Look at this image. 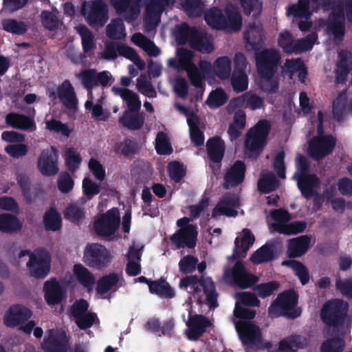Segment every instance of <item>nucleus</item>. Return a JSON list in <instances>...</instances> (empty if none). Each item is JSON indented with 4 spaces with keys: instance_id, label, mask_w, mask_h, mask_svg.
<instances>
[{
    "instance_id": "obj_1",
    "label": "nucleus",
    "mask_w": 352,
    "mask_h": 352,
    "mask_svg": "<svg viewBox=\"0 0 352 352\" xmlns=\"http://www.w3.org/2000/svg\"><path fill=\"white\" fill-rule=\"evenodd\" d=\"M271 130V123L267 120H259L245 134L244 140L245 155L252 160L259 157L267 144Z\"/></svg>"
},
{
    "instance_id": "obj_2",
    "label": "nucleus",
    "mask_w": 352,
    "mask_h": 352,
    "mask_svg": "<svg viewBox=\"0 0 352 352\" xmlns=\"http://www.w3.org/2000/svg\"><path fill=\"white\" fill-rule=\"evenodd\" d=\"M298 295L294 289L285 290L280 293L269 307L271 316H284L289 319H295L300 316L301 311L296 309Z\"/></svg>"
},
{
    "instance_id": "obj_3",
    "label": "nucleus",
    "mask_w": 352,
    "mask_h": 352,
    "mask_svg": "<svg viewBox=\"0 0 352 352\" xmlns=\"http://www.w3.org/2000/svg\"><path fill=\"white\" fill-rule=\"evenodd\" d=\"M29 256L27 263L30 275L36 278H44L50 270L51 256L45 248L35 249L33 252L29 250H21L18 255L21 258Z\"/></svg>"
},
{
    "instance_id": "obj_4",
    "label": "nucleus",
    "mask_w": 352,
    "mask_h": 352,
    "mask_svg": "<svg viewBox=\"0 0 352 352\" xmlns=\"http://www.w3.org/2000/svg\"><path fill=\"white\" fill-rule=\"evenodd\" d=\"M348 307L346 302L338 298L327 301L320 312L322 322L326 325L332 327L342 325L345 320Z\"/></svg>"
},
{
    "instance_id": "obj_5",
    "label": "nucleus",
    "mask_w": 352,
    "mask_h": 352,
    "mask_svg": "<svg viewBox=\"0 0 352 352\" xmlns=\"http://www.w3.org/2000/svg\"><path fill=\"white\" fill-rule=\"evenodd\" d=\"M192 221L193 220L190 217H186L177 221V226L180 228V230L175 232L170 238L177 249L195 247L198 232L197 226L189 223Z\"/></svg>"
},
{
    "instance_id": "obj_6",
    "label": "nucleus",
    "mask_w": 352,
    "mask_h": 352,
    "mask_svg": "<svg viewBox=\"0 0 352 352\" xmlns=\"http://www.w3.org/2000/svg\"><path fill=\"white\" fill-rule=\"evenodd\" d=\"M223 278L229 285L242 289L250 288L258 280L257 276L249 272L243 263L238 259L232 267L225 270Z\"/></svg>"
},
{
    "instance_id": "obj_7",
    "label": "nucleus",
    "mask_w": 352,
    "mask_h": 352,
    "mask_svg": "<svg viewBox=\"0 0 352 352\" xmlns=\"http://www.w3.org/2000/svg\"><path fill=\"white\" fill-rule=\"evenodd\" d=\"M280 55L275 49H265L256 54V65L260 77L267 81L275 74Z\"/></svg>"
},
{
    "instance_id": "obj_8",
    "label": "nucleus",
    "mask_w": 352,
    "mask_h": 352,
    "mask_svg": "<svg viewBox=\"0 0 352 352\" xmlns=\"http://www.w3.org/2000/svg\"><path fill=\"white\" fill-rule=\"evenodd\" d=\"M108 7L102 0H94L85 3L82 14L88 24L94 29L103 27L109 19Z\"/></svg>"
},
{
    "instance_id": "obj_9",
    "label": "nucleus",
    "mask_w": 352,
    "mask_h": 352,
    "mask_svg": "<svg viewBox=\"0 0 352 352\" xmlns=\"http://www.w3.org/2000/svg\"><path fill=\"white\" fill-rule=\"evenodd\" d=\"M112 258L111 252L104 245L91 243L85 249L83 261L88 267L100 270L111 263Z\"/></svg>"
},
{
    "instance_id": "obj_10",
    "label": "nucleus",
    "mask_w": 352,
    "mask_h": 352,
    "mask_svg": "<svg viewBox=\"0 0 352 352\" xmlns=\"http://www.w3.org/2000/svg\"><path fill=\"white\" fill-rule=\"evenodd\" d=\"M120 224V212L118 208H113L102 214L94 223V230L97 235L109 237L113 235Z\"/></svg>"
},
{
    "instance_id": "obj_11",
    "label": "nucleus",
    "mask_w": 352,
    "mask_h": 352,
    "mask_svg": "<svg viewBox=\"0 0 352 352\" xmlns=\"http://www.w3.org/2000/svg\"><path fill=\"white\" fill-rule=\"evenodd\" d=\"M235 329L243 346L251 348L262 340V333L258 326L250 321L239 320L234 322Z\"/></svg>"
},
{
    "instance_id": "obj_12",
    "label": "nucleus",
    "mask_w": 352,
    "mask_h": 352,
    "mask_svg": "<svg viewBox=\"0 0 352 352\" xmlns=\"http://www.w3.org/2000/svg\"><path fill=\"white\" fill-rule=\"evenodd\" d=\"M263 98L252 91H248L239 96L232 98L226 107V111L228 114L233 113L237 109H249L255 111L263 108Z\"/></svg>"
},
{
    "instance_id": "obj_13",
    "label": "nucleus",
    "mask_w": 352,
    "mask_h": 352,
    "mask_svg": "<svg viewBox=\"0 0 352 352\" xmlns=\"http://www.w3.org/2000/svg\"><path fill=\"white\" fill-rule=\"evenodd\" d=\"M44 352H67L69 338L64 331L50 329L41 343Z\"/></svg>"
},
{
    "instance_id": "obj_14",
    "label": "nucleus",
    "mask_w": 352,
    "mask_h": 352,
    "mask_svg": "<svg viewBox=\"0 0 352 352\" xmlns=\"http://www.w3.org/2000/svg\"><path fill=\"white\" fill-rule=\"evenodd\" d=\"M336 144V140L332 135L314 138L309 144V155L315 160H321L333 151Z\"/></svg>"
},
{
    "instance_id": "obj_15",
    "label": "nucleus",
    "mask_w": 352,
    "mask_h": 352,
    "mask_svg": "<svg viewBox=\"0 0 352 352\" xmlns=\"http://www.w3.org/2000/svg\"><path fill=\"white\" fill-rule=\"evenodd\" d=\"M247 60L243 53H236L234 57V70L230 75L232 88H248L246 73Z\"/></svg>"
},
{
    "instance_id": "obj_16",
    "label": "nucleus",
    "mask_w": 352,
    "mask_h": 352,
    "mask_svg": "<svg viewBox=\"0 0 352 352\" xmlns=\"http://www.w3.org/2000/svg\"><path fill=\"white\" fill-rule=\"evenodd\" d=\"M57 151L54 146L44 149L38 158V168L43 176H54L58 172Z\"/></svg>"
},
{
    "instance_id": "obj_17",
    "label": "nucleus",
    "mask_w": 352,
    "mask_h": 352,
    "mask_svg": "<svg viewBox=\"0 0 352 352\" xmlns=\"http://www.w3.org/2000/svg\"><path fill=\"white\" fill-rule=\"evenodd\" d=\"M77 76L80 79L85 88H94L98 86L105 87L109 85L111 78L109 72H98L96 69H83Z\"/></svg>"
},
{
    "instance_id": "obj_18",
    "label": "nucleus",
    "mask_w": 352,
    "mask_h": 352,
    "mask_svg": "<svg viewBox=\"0 0 352 352\" xmlns=\"http://www.w3.org/2000/svg\"><path fill=\"white\" fill-rule=\"evenodd\" d=\"M239 205V199L236 195L226 193L212 209L211 217L216 218L219 215H225L228 217H234L238 214L236 208Z\"/></svg>"
},
{
    "instance_id": "obj_19",
    "label": "nucleus",
    "mask_w": 352,
    "mask_h": 352,
    "mask_svg": "<svg viewBox=\"0 0 352 352\" xmlns=\"http://www.w3.org/2000/svg\"><path fill=\"white\" fill-rule=\"evenodd\" d=\"M188 329L186 331L187 338L190 340H199L206 331L207 328L212 325V322L205 316L201 314H189L186 323Z\"/></svg>"
},
{
    "instance_id": "obj_20",
    "label": "nucleus",
    "mask_w": 352,
    "mask_h": 352,
    "mask_svg": "<svg viewBox=\"0 0 352 352\" xmlns=\"http://www.w3.org/2000/svg\"><path fill=\"white\" fill-rule=\"evenodd\" d=\"M246 166L243 161L236 160L224 175V189L234 188L241 184L245 177Z\"/></svg>"
},
{
    "instance_id": "obj_21",
    "label": "nucleus",
    "mask_w": 352,
    "mask_h": 352,
    "mask_svg": "<svg viewBox=\"0 0 352 352\" xmlns=\"http://www.w3.org/2000/svg\"><path fill=\"white\" fill-rule=\"evenodd\" d=\"M32 314L31 310L23 305H12L4 315V324L8 327H17L30 318Z\"/></svg>"
},
{
    "instance_id": "obj_22",
    "label": "nucleus",
    "mask_w": 352,
    "mask_h": 352,
    "mask_svg": "<svg viewBox=\"0 0 352 352\" xmlns=\"http://www.w3.org/2000/svg\"><path fill=\"white\" fill-rule=\"evenodd\" d=\"M198 69L195 65L186 69L190 82L195 88H204V81L212 73L211 64L208 61H200Z\"/></svg>"
},
{
    "instance_id": "obj_23",
    "label": "nucleus",
    "mask_w": 352,
    "mask_h": 352,
    "mask_svg": "<svg viewBox=\"0 0 352 352\" xmlns=\"http://www.w3.org/2000/svg\"><path fill=\"white\" fill-rule=\"evenodd\" d=\"M254 241V236L251 231L248 228L243 229L242 238L236 237L235 239L233 253L232 256L228 257V259L235 261L245 258L247 252L250 246L253 245Z\"/></svg>"
},
{
    "instance_id": "obj_24",
    "label": "nucleus",
    "mask_w": 352,
    "mask_h": 352,
    "mask_svg": "<svg viewBox=\"0 0 352 352\" xmlns=\"http://www.w3.org/2000/svg\"><path fill=\"white\" fill-rule=\"evenodd\" d=\"M297 182V186L302 196L309 200L320 188L321 182L316 174L300 177L294 179Z\"/></svg>"
},
{
    "instance_id": "obj_25",
    "label": "nucleus",
    "mask_w": 352,
    "mask_h": 352,
    "mask_svg": "<svg viewBox=\"0 0 352 352\" xmlns=\"http://www.w3.org/2000/svg\"><path fill=\"white\" fill-rule=\"evenodd\" d=\"M144 0H129L125 6L120 4L119 0H111V5L118 14L126 13L125 20L131 21L135 19L140 12Z\"/></svg>"
},
{
    "instance_id": "obj_26",
    "label": "nucleus",
    "mask_w": 352,
    "mask_h": 352,
    "mask_svg": "<svg viewBox=\"0 0 352 352\" xmlns=\"http://www.w3.org/2000/svg\"><path fill=\"white\" fill-rule=\"evenodd\" d=\"M190 47L201 53L210 54L214 50L213 38L204 30H198L193 35Z\"/></svg>"
},
{
    "instance_id": "obj_27",
    "label": "nucleus",
    "mask_w": 352,
    "mask_h": 352,
    "mask_svg": "<svg viewBox=\"0 0 352 352\" xmlns=\"http://www.w3.org/2000/svg\"><path fill=\"white\" fill-rule=\"evenodd\" d=\"M311 239L308 235H302L289 240L287 250V256L290 258L300 257L309 248Z\"/></svg>"
},
{
    "instance_id": "obj_28",
    "label": "nucleus",
    "mask_w": 352,
    "mask_h": 352,
    "mask_svg": "<svg viewBox=\"0 0 352 352\" xmlns=\"http://www.w3.org/2000/svg\"><path fill=\"white\" fill-rule=\"evenodd\" d=\"M45 299L48 305L59 304L63 298V290L55 278L47 280L43 286Z\"/></svg>"
},
{
    "instance_id": "obj_29",
    "label": "nucleus",
    "mask_w": 352,
    "mask_h": 352,
    "mask_svg": "<svg viewBox=\"0 0 352 352\" xmlns=\"http://www.w3.org/2000/svg\"><path fill=\"white\" fill-rule=\"evenodd\" d=\"M6 123L12 128L30 131H33L36 128L33 119L25 115L14 112H11L6 115Z\"/></svg>"
},
{
    "instance_id": "obj_30",
    "label": "nucleus",
    "mask_w": 352,
    "mask_h": 352,
    "mask_svg": "<svg viewBox=\"0 0 352 352\" xmlns=\"http://www.w3.org/2000/svg\"><path fill=\"white\" fill-rule=\"evenodd\" d=\"M225 148V142L219 136L210 138L206 142L207 155L210 160L214 163H221L224 156Z\"/></svg>"
},
{
    "instance_id": "obj_31",
    "label": "nucleus",
    "mask_w": 352,
    "mask_h": 352,
    "mask_svg": "<svg viewBox=\"0 0 352 352\" xmlns=\"http://www.w3.org/2000/svg\"><path fill=\"white\" fill-rule=\"evenodd\" d=\"M118 122L123 127L129 130H140L144 124V115L140 111H125L119 118Z\"/></svg>"
},
{
    "instance_id": "obj_32",
    "label": "nucleus",
    "mask_w": 352,
    "mask_h": 352,
    "mask_svg": "<svg viewBox=\"0 0 352 352\" xmlns=\"http://www.w3.org/2000/svg\"><path fill=\"white\" fill-rule=\"evenodd\" d=\"M263 28L261 24L253 22L248 26L244 34L246 44L254 50H258L263 43Z\"/></svg>"
},
{
    "instance_id": "obj_33",
    "label": "nucleus",
    "mask_w": 352,
    "mask_h": 352,
    "mask_svg": "<svg viewBox=\"0 0 352 352\" xmlns=\"http://www.w3.org/2000/svg\"><path fill=\"white\" fill-rule=\"evenodd\" d=\"M317 38V34L316 32H312L306 36L305 38L300 39L294 38L291 43V45L287 46L289 49L286 54H300L304 52L311 50Z\"/></svg>"
},
{
    "instance_id": "obj_34",
    "label": "nucleus",
    "mask_w": 352,
    "mask_h": 352,
    "mask_svg": "<svg viewBox=\"0 0 352 352\" xmlns=\"http://www.w3.org/2000/svg\"><path fill=\"white\" fill-rule=\"evenodd\" d=\"M204 19L207 24L211 28L224 30H226L227 23L225 14L221 10L214 7L207 10L204 14Z\"/></svg>"
},
{
    "instance_id": "obj_35",
    "label": "nucleus",
    "mask_w": 352,
    "mask_h": 352,
    "mask_svg": "<svg viewBox=\"0 0 352 352\" xmlns=\"http://www.w3.org/2000/svg\"><path fill=\"white\" fill-rule=\"evenodd\" d=\"M120 276L118 273H110L100 277L96 285V292L100 295H104L108 293L113 287L119 288L121 284H119Z\"/></svg>"
},
{
    "instance_id": "obj_36",
    "label": "nucleus",
    "mask_w": 352,
    "mask_h": 352,
    "mask_svg": "<svg viewBox=\"0 0 352 352\" xmlns=\"http://www.w3.org/2000/svg\"><path fill=\"white\" fill-rule=\"evenodd\" d=\"M23 227L21 221L10 213L0 214V231L3 233L12 234L21 230Z\"/></svg>"
},
{
    "instance_id": "obj_37",
    "label": "nucleus",
    "mask_w": 352,
    "mask_h": 352,
    "mask_svg": "<svg viewBox=\"0 0 352 352\" xmlns=\"http://www.w3.org/2000/svg\"><path fill=\"white\" fill-rule=\"evenodd\" d=\"M307 223L304 221H294L287 223H273L274 231L285 235H294L303 232L307 228Z\"/></svg>"
},
{
    "instance_id": "obj_38",
    "label": "nucleus",
    "mask_w": 352,
    "mask_h": 352,
    "mask_svg": "<svg viewBox=\"0 0 352 352\" xmlns=\"http://www.w3.org/2000/svg\"><path fill=\"white\" fill-rule=\"evenodd\" d=\"M73 274L77 281L85 288L91 289L95 283L94 275L82 264H75Z\"/></svg>"
},
{
    "instance_id": "obj_39",
    "label": "nucleus",
    "mask_w": 352,
    "mask_h": 352,
    "mask_svg": "<svg viewBox=\"0 0 352 352\" xmlns=\"http://www.w3.org/2000/svg\"><path fill=\"white\" fill-rule=\"evenodd\" d=\"M225 16L226 18V29L232 32H239L242 28V16L239 9L232 6H228L225 8Z\"/></svg>"
},
{
    "instance_id": "obj_40",
    "label": "nucleus",
    "mask_w": 352,
    "mask_h": 352,
    "mask_svg": "<svg viewBox=\"0 0 352 352\" xmlns=\"http://www.w3.org/2000/svg\"><path fill=\"white\" fill-rule=\"evenodd\" d=\"M275 256L274 245L273 244L266 243L252 254L250 261L254 264H261L274 260Z\"/></svg>"
},
{
    "instance_id": "obj_41",
    "label": "nucleus",
    "mask_w": 352,
    "mask_h": 352,
    "mask_svg": "<svg viewBox=\"0 0 352 352\" xmlns=\"http://www.w3.org/2000/svg\"><path fill=\"white\" fill-rule=\"evenodd\" d=\"M206 278H199L196 275L186 276L179 281V286L181 289H185L189 293L199 294L205 285Z\"/></svg>"
},
{
    "instance_id": "obj_42",
    "label": "nucleus",
    "mask_w": 352,
    "mask_h": 352,
    "mask_svg": "<svg viewBox=\"0 0 352 352\" xmlns=\"http://www.w3.org/2000/svg\"><path fill=\"white\" fill-rule=\"evenodd\" d=\"M279 185V180L274 173L270 171L261 175L257 184L258 190L261 193H270L274 191Z\"/></svg>"
},
{
    "instance_id": "obj_43",
    "label": "nucleus",
    "mask_w": 352,
    "mask_h": 352,
    "mask_svg": "<svg viewBox=\"0 0 352 352\" xmlns=\"http://www.w3.org/2000/svg\"><path fill=\"white\" fill-rule=\"evenodd\" d=\"M138 144L132 138H126L123 141L114 145V152L125 157H132L138 152Z\"/></svg>"
},
{
    "instance_id": "obj_44",
    "label": "nucleus",
    "mask_w": 352,
    "mask_h": 352,
    "mask_svg": "<svg viewBox=\"0 0 352 352\" xmlns=\"http://www.w3.org/2000/svg\"><path fill=\"white\" fill-rule=\"evenodd\" d=\"M149 292L153 294L166 298H172L175 295L174 289L163 278L154 280L150 285Z\"/></svg>"
},
{
    "instance_id": "obj_45",
    "label": "nucleus",
    "mask_w": 352,
    "mask_h": 352,
    "mask_svg": "<svg viewBox=\"0 0 352 352\" xmlns=\"http://www.w3.org/2000/svg\"><path fill=\"white\" fill-rule=\"evenodd\" d=\"M197 28L191 27L187 23H182L177 26L174 34L176 41L179 45H185L189 43L190 45L193 35L195 34Z\"/></svg>"
},
{
    "instance_id": "obj_46",
    "label": "nucleus",
    "mask_w": 352,
    "mask_h": 352,
    "mask_svg": "<svg viewBox=\"0 0 352 352\" xmlns=\"http://www.w3.org/2000/svg\"><path fill=\"white\" fill-rule=\"evenodd\" d=\"M116 95H119L126 102L128 110L140 111L141 102L138 96L131 89H112Z\"/></svg>"
},
{
    "instance_id": "obj_47",
    "label": "nucleus",
    "mask_w": 352,
    "mask_h": 352,
    "mask_svg": "<svg viewBox=\"0 0 352 352\" xmlns=\"http://www.w3.org/2000/svg\"><path fill=\"white\" fill-rule=\"evenodd\" d=\"M345 21L346 19H328L327 29L335 41H341L343 40L346 30Z\"/></svg>"
},
{
    "instance_id": "obj_48",
    "label": "nucleus",
    "mask_w": 352,
    "mask_h": 352,
    "mask_svg": "<svg viewBox=\"0 0 352 352\" xmlns=\"http://www.w3.org/2000/svg\"><path fill=\"white\" fill-rule=\"evenodd\" d=\"M43 223L47 230L58 231L62 226L60 214L56 208H50L44 214Z\"/></svg>"
},
{
    "instance_id": "obj_49",
    "label": "nucleus",
    "mask_w": 352,
    "mask_h": 352,
    "mask_svg": "<svg viewBox=\"0 0 352 352\" xmlns=\"http://www.w3.org/2000/svg\"><path fill=\"white\" fill-rule=\"evenodd\" d=\"M309 0H298L296 4L289 7L287 14L295 18L309 19L311 13L309 11Z\"/></svg>"
},
{
    "instance_id": "obj_50",
    "label": "nucleus",
    "mask_w": 352,
    "mask_h": 352,
    "mask_svg": "<svg viewBox=\"0 0 352 352\" xmlns=\"http://www.w3.org/2000/svg\"><path fill=\"white\" fill-rule=\"evenodd\" d=\"M282 265L292 268L302 285H305L309 283V271L303 263L296 260H285L283 261Z\"/></svg>"
},
{
    "instance_id": "obj_51",
    "label": "nucleus",
    "mask_w": 352,
    "mask_h": 352,
    "mask_svg": "<svg viewBox=\"0 0 352 352\" xmlns=\"http://www.w3.org/2000/svg\"><path fill=\"white\" fill-rule=\"evenodd\" d=\"M2 29L16 35H23L28 32V25L24 21L13 19H6L1 22Z\"/></svg>"
},
{
    "instance_id": "obj_52",
    "label": "nucleus",
    "mask_w": 352,
    "mask_h": 352,
    "mask_svg": "<svg viewBox=\"0 0 352 352\" xmlns=\"http://www.w3.org/2000/svg\"><path fill=\"white\" fill-rule=\"evenodd\" d=\"M214 71L221 79H228L230 76L231 60L228 56H221L214 61Z\"/></svg>"
},
{
    "instance_id": "obj_53",
    "label": "nucleus",
    "mask_w": 352,
    "mask_h": 352,
    "mask_svg": "<svg viewBox=\"0 0 352 352\" xmlns=\"http://www.w3.org/2000/svg\"><path fill=\"white\" fill-rule=\"evenodd\" d=\"M201 292H204L205 294L206 304L210 309H214L218 307V294L216 292L214 284L210 278H206V281L201 289Z\"/></svg>"
},
{
    "instance_id": "obj_54",
    "label": "nucleus",
    "mask_w": 352,
    "mask_h": 352,
    "mask_svg": "<svg viewBox=\"0 0 352 352\" xmlns=\"http://www.w3.org/2000/svg\"><path fill=\"white\" fill-rule=\"evenodd\" d=\"M175 0H150L146 6V13L148 16H160L166 8L173 5Z\"/></svg>"
},
{
    "instance_id": "obj_55",
    "label": "nucleus",
    "mask_w": 352,
    "mask_h": 352,
    "mask_svg": "<svg viewBox=\"0 0 352 352\" xmlns=\"http://www.w3.org/2000/svg\"><path fill=\"white\" fill-rule=\"evenodd\" d=\"M239 3L246 16L252 14L254 18H257L262 12L263 3L259 0H239Z\"/></svg>"
},
{
    "instance_id": "obj_56",
    "label": "nucleus",
    "mask_w": 352,
    "mask_h": 352,
    "mask_svg": "<svg viewBox=\"0 0 352 352\" xmlns=\"http://www.w3.org/2000/svg\"><path fill=\"white\" fill-rule=\"evenodd\" d=\"M225 89H212L210 93L206 103L212 109L223 106L228 100V96L224 91Z\"/></svg>"
},
{
    "instance_id": "obj_57",
    "label": "nucleus",
    "mask_w": 352,
    "mask_h": 352,
    "mask_svg": "<svg viewBox=\"0 0 352 352\" xmlns=\"http://www.w3.org/2000/svg\"><path fill=\"white\" fill-rule=\"evenodd\" d=\"M16 181L25 202L32 203L34 201V197L31 192V182L29 177L25 173H19L17 175Z\"/></svg>"
},
{
    "instance_id": "obj_58",
    "label": "nucleus",
    "mask_w": 352,
    "mask_h": 352,
    "mask_svg": "<svg viewBox=\"0 0 352 352\" xmlns=\"http://www.w3.org/2000/svg\"><path fill=\"white\" fill-rule=\"evenodd\" d=\"M58 96L64 106L70 110L77 108L78 100L74 92L75 89H57Z\"/></svg>"
},
{
    "instance_id": "obj_59",
    "label": "nucleus",
    "mask_w": 352,
    "mask_h": 352,
    "mask_svg": "<svg viewBox=\"0 0 352 352\" xmlns=\"http://www.w3.org/2000/svg\"><path fill=\"white\" fill-rule=\"evenodd\" d=\"M280 287V283L277 281L272 280L265 283L256 285L254 287V291L261 298L270 296Z\"/></svg>"
},
{
    "instance_id": "obj_60",
    "label": "nucleus",
    "mask_w": 352,
    "mask_h": 352,
    "mask_svg": "<svg viewBox=\"0 0 352 352\" xmlns=\"http://www.w3.org/2000/svg\"><path fill=\"white\" fill-rule=\"evenodd\" d=\"M296 170L293 175L294 179L311 175V166L308 159L302 154H298L296 159Z\"/></svg>"
},
{
    "instance_id": "obj_61",
    "label": "nucleus",
    "mask_w": 352,
    "mask_h": 352,
    "mask_svg": "<svg viewBox=\"0 0 352 352\" xmlns=\"http://www.w3.org/2000/svg\"><path fill=\"white\" fill-rule=\"evenodd\" d=\"M64 216L72 223H78L84 219L85 210L78 204H72L65 208Z\"/></svg>"
},
{
    "instance_id": "obj_62",
    "label": "nucleus",
    "mask_w": 352,
    "mask_h": 352,
    "mask_svg": "<svg viewBox=\"0 0 352 352\" xmlns=\"http://www.w3.org/2000/svg\"><path fill=\"white\" fill-rule=\"evenodd\" d=\"M170 178L175 183H179L186 176V172L183 164L177 161L170 162L168 166Z\"/></svg>"
},
{
    "instance_id": "obj_63",
    "label": "nucleus",
    "mask_w": 352,
    "mask_h": 352,
    "mask_svg": "<svg viewBox=\"0 0 352 352\" xmlns=\"http://www.w3.org/2000/svg\"><path fill=\"white\" fill-rule=\"evenodd\" d=\"M41 20L42 25L47 30L54 31L58 28L59 20L54 12L43 10L41 13Z\"/></svg>"
},
{
    "instance_id": "obj_64",
    "label": "nucleus",
    "mask_w": 352,
    "mask_h": 352,
    "mask_svg": "<svg viewBox=\"0 0 352 352\" xmlns=\"http://www.w3.org/2000/svg\"><path fill=\"white\" fill-rule=\"evenodd\" d=\"M344 346V340L339 338H331L324 341L320 349V352H342Z\"/></svg>"
}]
</instances>
